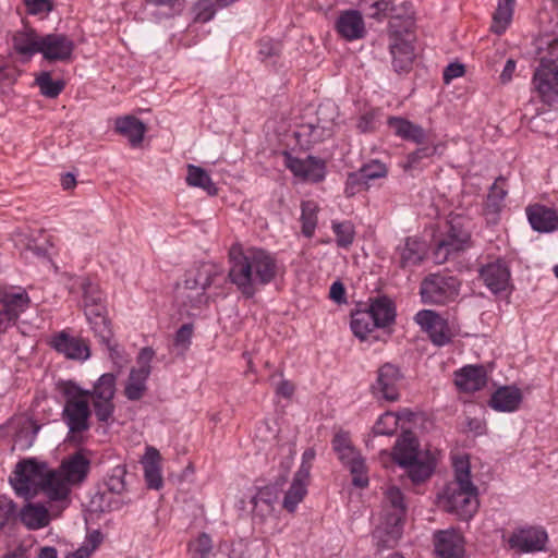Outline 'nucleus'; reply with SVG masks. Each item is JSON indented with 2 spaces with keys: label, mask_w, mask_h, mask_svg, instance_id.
<instances>
[{
  "label": "nucleus",
  "mask_w": 558,
  "mask_h": 558,
  "mask_svg": "<svg viewBox=\"0 0 558 558\" xmlns=\"http://www.w3.org/2000/svg\"><path fill=\"white\" fill-rule=\"evenodd\" d=\"M230 259L229 279L245 299H252L259 288L272 282L279 271L276 255L262 247H232Z\"/></svg>",
  "instance_id": "1"
},
{
  "label": "nucleus",
  "mask_w": 558,
  "mask_h": 558,
  "mask_svg": "<svg viewBox=\"0 0 558 558\" xmlns=\"http://www.w3.org/2000/svg\"><path fill=\"white\" fill-rule=\"evenodd\" d=\"M454 478L439 496L444 509L461 520H470L478 508L477 488L471 480V466L465 456L453 459Z\"/></svg>",
  "instance_id": "2"
},
{
  "label": "nucleus",
  "mask_w": 558,
  "mask_h": 558,
  "mask_svg": "<svg viewBox=\"0 0 558 558\" xmlns=\"http://www.w3.org/2000/svg\"><path fill=\"white\" fill-rule=\"evenodd\" d=\"M54 476L47 463L26 459L16 463L9 481L20 497L33 498L43 492L50 501H56V496L65 494V489H61L60 493L54 489Z\"/></svg>",
  "instance_id": "3"
},
{
  "label": "nucleus",
  "mask_w": 558,
  "mask_h": 558,
  "mask_svg": "<svg viewBox=\"0 0 558 558\" xmlns=\"http://www.w3.org/2000/svg\"><path fill=\"white\" fill-rule=\"evenodd\" d=\"M395 460L414 484L425 482L436 468L435 454L429 450H418L417 439L411 432L403 433L397 440Z\"/></svg>",
  "instance_id": "4"
},
{
  "label": "nucleus",
  "mask_w": 558,
  "mask_h": 558,
  "mask_svg": "<svg viewBox=\"0 0 558 558\" xmlns=\"http://www.w3.org/2000/svg\"><path fill=\"white\" fill-rule=\"evenodd\" d=\"M58 391L63 399L62 421L72 437L82 435L90 428L92 411L84 389L72 380L60 381Z\"/></svg>",
  "instance_id": "5"
},
{
  "label": "nucleus",
  "mask_w": 558,
  "mask_h": 558,
  "mask_svg": "<svg viewBox=\"0 0 558 558\" xmlns=\"http://www.w3.org/2000/svg\"><path fill=\"white\" fill-rule=\"evenodd\" d=\"M90 461L81 452H75L64 459L58 469L52 470L53 487L57 492L65 489V494L56 496V501L60 502V511L70 504L69 495L73 485H78L85 481L89 472Z\"/></svg>",
  "instance_id": "6"
},
{
  "label": "nucleus",
  "mask_w": 558,
  "mask_h": 558,
  "mask_svg": "<svg viewBox=\"0 0 558 558\" xmlns=\"http://www.w3.org/2000/svg\"><path fill=\"white\" fill-rule=\"evenodd\" d=\"M461 281L451 275L430 274L420 286V295L424 304L446 305L454 302L460 293Z\"/></svg>",
  "instance_id": "7"
},
{
  "label": "nucleus",
  "mask_w": 558,
  "mask_h": 558,
  "mask_svg": "<svg viewBox=\"0 0 558 558\" xmlns=\"http://www.w3.org/2000/svg\"><path fill=\"white\" fill-rule=\"evenodd\" d=\"M116 383V375L105 373L96 380L93 389H84L87 402H92L94 414L100 423L109 424L113 421Z\"/></svg>",
  "instance_id": "8"
},
{
  "label": "nucleus",
  "mask_w": 558,
  "mask_h": 558,
  "mask_svg": "<svg viewBox=\"0 0 558 558\" xmlns=\"http://www.w3.org/2000/svg\"><path fill=\"white\" fill-rule=\"evenodd\" d=\"M507 543L517 555L535 554L546 550L548 534L539 525L520 526L510 533Z\"/></svg>",
  "instance_id": "9"
},
{
  "label": "nucleus",
  "mask_w": 558,
  "mask_h": 558,
  "mask_svg": "<svg viewBox=\"0 0 558 558\" xmlns=\"http://www.w3.org/2000/svg\"><path fill=\"white\" fill-rule=\"evenodd\" d=\"M414 320L436 347L449 344L457 335L448 319L435 311L421 310L415 314Z\"/></svg>",
  "instance_id": "10"
},
{
  "label": "nucleus",
  "mask_w": 558,
  "mask_h": 558,
  "mask_svg": "<svg viewBox=\"0 0 558 558\" xmlns=\"http://www.w3.org/2000/svg\"><path fill=\"white\" fill-rule=\"evenodd\" d=\"M470 232L459 222L450 221L447 231L438 240L434 250V259L437 264H444L448 258L469 247Z\"/></svg>",
  "instance_id": "11"
},
{
  "label": "nucleus",
  "mask_w": 558,
  "mask_h": 558,
  "mask_svg": "<svg viewBox=\"0 0 558 558\" xmlns=\"http://www.w3.org/2000/svg\"><path fill=\"white\" fill-rule=\"evenodd\" d=\"M155 355L151 348H143L137 356V367L130 371V375L124 388V395L130 401L140 400L145 393L146 381L151 373L150 362Z\"/></svg>",
  "instance_id": "12"
},
{
  "label": "nucleus",
  "mask_w": 558,
  "mask_h": 558,
  "mask_svg": "<svg viewBox=\"0 0 558 558\" xmlns=\"http://www.w3.org/2000/svg\"><path fill=\"white\" fill-rule=\"evenodd\" d=\"M532 84L541 100L547 105L558 101V64L541 61L536 68Z\"/></svg>",
  "instance_id": "13"
},
{
  "label": "nucleus",
  "mask_w": 558,
  "mask_h": 558,
  "mask_svg": "<svg viewBox=\"0 0 558 558\" xmlns=\"http://www.w3.org/2000/svg\"><path fill=\"white\" fill-rule=\"evenodd\" d=\"M75 49L72 38L62 33L41 35L39 53L48 62H69Z\"/></svg>",
  "instance_id": "14"
},
{
  "label": "nucleus",
  "mask_w": 558,
  "mask_h": 558,
  "mask_svg": "<svg viewBox=\"0 0 558 558\" xmlns=\"http://www.w3.org/2000/svg\"><path fill=\"white\" fill-rule=\"evenodd\" d=\"M284 166L295 175L311 182H320L326 177V163L323 159L307 156L305 159L293 157L290 153H283Z\"/></svg>",
  "instance_id": "15"
},
{
  "label": "nucleus",
  "mask_w": 558,
  "mask_h": 558,
  "mask_svg": "<svg viewBox=\"0 0 558 558\" xmlns=\"http://www.w3.org/2000/svg\"><path fill=\"white\" fill-rule=\"evenodd\" d=\"M401 373L398 367L390 363L384 364L377 374L376 381L372 385L373 395L377 399L386 401H397L400 397L399 385L401 381Z\"/></svg>",
  "instance_id": "16"
},
{
  "label": "nucleus",
  "mask_w": 558,
  "mask_h": 558,
  "mask_svg": "<svg viewBox=\"0 0 558 558\" xmlns=\"http://www.w3.org/2000/svg\"><path fill=\"white\" fill-rule=\"evenodd\" d=\"M478 277L493 294L506 292L510 287L511 272L507 263L501 259L482 266Z\"/></svg>",
  "instance_id": "17"
},
{
  "label": "nucleus",
  "mask_w": 558,
  "mask_h": 558,
  "mask_svg": "<svg viewBox=\"0 0 558 558\" xmlns=\"http://www.w3.org/2000/svg\"><path fill=\"white\" fill-rule=\"evenodd\" d=\"M49 343L52 349L69 360L86 361L90 356L88 343L82 338L71 336L65 330L54 333Z\"/></svg>",
  "instance_id": "18"
},
{
  "label": "nucleus",
  "mask_w": 558,
  "mask_h": 558,
  "mask_svg": "<svg viewBox=\"0 0 558 558\" xmlns=\"http://www.w3.org/2000/svg\"><path fill=\"white\" fill-rule=\"evenodd\" d=\"M434 547L438 558L464 557V538L458 530L452 527L434 533Z\"/></svg>",
  "instance_id": "19"
},
{
  "label": "nucleus",
  "mask_w": 558,
  "mask_h": 558,
  "mask_svg": "<svg viewBox=\"0 0 558 558\" xmlns=\"http://www.w3.org/2000/svg\"><path fill=\"white\" fill-rule=\"evenodd\" d=\"M427 254L426 243L415 236H408L397 247L398 265L411 269L422 264Z\"/></svg>",
  "instance_id": "20"
},
{
  "label": "nucleus",
  "mask_w": 558,
  "mask_h": 558,
  "mask_svg": "<svg viewBox=\"0 0 558 558\" xmlns=\"http://www.w3.org/2000/svg\"><path fill=\"white\" fill-rule=\"evenodd\" d=\"M84 313L95 336L99 338V341L102 344H105L109 350H112V330L110 327V322L107 317L106 305H86L84 307Z\"/></svg>",
  "instance_id": "21"
},
{
  "label": "nucleus",
  "mask_w": 558,
  "mask_h": 558,
  "mask_svg": "<svg viewBox=\"0 0 558 558\" xmlns=\"http://www.w3.org/2000/svg\"><path fill=\"white\" fill-rule=\"evenodd\" d=\"M454 384L463 392H475L487 384V373L483 365H466L454 374Z\"/></svg>",
  "instance_id": "22"
},
{
  "label": "nucleus",
  "mask_w": 558,
  "mask_h": 558,
  "mask_svg": "<svg viewBox=\"0 0 558 558\" xmlns=\"http://www.w3.org/2000/svg\"><path fill=\"white\" fill-rule=\"evenodd\" d=\"M525 213L533 230L549 233L558 229V214L555 209L534 204L527 206Z\"/></svg>",
  "instance_id": "23"
},
{
  "label": "nucleus",
  "mask_w": 558,
  "mask_h": 558,
  "mask_svg": "<svg viewBox=\"0 0 558 558\" xmlns=\"http://www.w3.org/2000/svg\"><path fill=\"white\" fill-rule=\"evenodd\" d=\"M336 31L349 41L363 38L366 31L362 14L356 10L341 12L336 21Z\"/></svg>",
  "instance_id": "24"
},
{
  "label": "nucleus",
  "mask_w": 558,
  "mask_h": 558,
  "mask_svg": "<svg viewBox=\"0 0 558 558\" xmlns=\"http://www.w3.org/2000/svg\"><path fill=\"white\" fill-rule=\"evenodd\" d=\"M0 304L16 320L31 305L27 292L22 288L4 287L0 289Z\"/></svg>",
  "instance_id": "25"
},
{
  "label": "nucleus",
  "mask_w": 558,
  "mask_h": 558,
  "mask_svg": "<svg viewBox=\"0 0 558 558\" xmlns=\"http://www.w3.org/2000/svg\"><path fill=\"white\" fill-rule=\"evenodd\" d=\"M387 124L392 130L393 134L403 141L423 145L427 140V132L421 125L405 118L389 117Z\"/></svg>",
  "instance_id": "26"
},
{
  "label": "nucleus",
  "mask_w": 558,
  "mask_h": 558,
  "mask_svg": "<svg viewBox=\"0 0 558 558\" xmlns=\"http://www.w3.org/2000/svg\"><path fill=\"white\" fill-rule=\"evenodd\" d=\"M522 392L515 386L499 387L490 397L488 405L497 412H514L522 402Z\"/></svg>",
  "instance_id": "27"
},
{
  "label": "nucleus",
  "mask_w": 558,
  "mask_h": 558,
  "mask_svg": "<svg viewBox=\"0 0 558 558\" xmlns=\"http://www.w3.org/2000/svg\"><path fill=\"white\" fill-rule=\"evenodd\" d=\"M441 147H444L441 143L421 146L412 153L408 154L404 160L400 162V167L404 172L414 177L415 173L423 170L424 159H428L438 154Z\"/></svg>",
  "instance_id": "28"
},
{
  "label": "nucleus",
  "mask_w": 558,
  "mask_h": 558,
  "mask_svg": "<svg viewBox=\"0 0 558 558\" xmlns=\"http://www.w3.org/2000/svg\"><path fill=\"white\" fill-rule=\"evenodd\" d=\"M159 460V451L154 447H147L142 460V464L147 487L150 489L157 490L160 489L163 485Z\"/></svg>",
  "instance_id": "29"
},
{
  "label": "nucleus",
  "mask_w": 558,
  "mask_h": 558,
  "mask_svg": "<svg viewBox=\"0 0 558 558\" xmlns=\"http://www.w3.org/2000/svg\"><path fill=\"white\" fill-rule=\"evenodd\" d=\"M19 520L32 531L47 526L50 513L41 504H27L19 511Z\"/></svg>",
  "instance_id": "30"
},
{
  "label": "nucleus",
  "mask_w": 558,
  "mask_h": 558,
  "mask_svg": "<svg viewBox=\"0 0 558 558\" xmlns=\"http://www.w3.org/2000/svg\"><path fill=\"white\" fill-rule=\"evenodd\" d=\"M116 131L128 137L132 146H137L143 142L146 126L140 119L125 116L116 120Z\"/></svg>",
  "instance_id": "31"
},
{
  "label": "nucleus",
  "mask_w": 558,
  "mask_h": 558,
  "mask_svg": "<svg viewBox=\"0 0 558 558\" xmlns=\"http://www.w3.org/2000/svg\"><path fill=\"white\" fill-rule=\"evenodd\" d=\"M368 311L374 316L375 323L379 328L389 326L395 322L396 308L393 302L387 296H380L371 302Z\"/></svg>",
  "instance_id": "32"
},
{
  "label": "nucleus",
  "mask_w": 558,
  "mask_h": 558,
  "mask_svg": "<svg viewBox=\"0 0 558 558\" xmlns=\"http://www.w3.org/2000/svg\"><path fill=\"white\" fill-rule=\"evenodd\" d=\"M41 35L34 29L20 31L13 36V47L15 51L25 57H32L39 53Z\"/></svg>",
  "instance_id": "33"
},
{
  "label": "nucleus",
  "mask_w": 558,
  "mask_h": 558,
  "mask_svg": "<svg viewBox=\"0 0 558 558\" xmlns=\"http://www.w3.org/2000/svg\"><path fill=\"white\" fill-rule=\"evenodd\" d=\"M392 66L397 73L409 72L414 59V51L411 44L404 40H397L390 46Z\"/></svg>",
  "instance_id": "34"
},
{
  "label": "nucleus",
  "mask_w": 558,
  "mask_h": 558,
  "mask_svg": "<svg viewBox=\"0 0 558 558\" xmlns=\"http://www.w3.org/2000/svg\"><path fill=\"white\" fill-rule=\"evenodd\" d=\"M350 325L353 333L361 340L366 339L371 332L379 328L367 307L352 313Z\"/></svg>",
  "instance_id": "35"
},
{
  "label": "nucleus",
  "mask_w": 558,
  "mask_h": 558,
  "mask_svg": "<svg viewBox=\"0 0 558 558\" xmlns=\"http://www.w3.org/2000/svg\"><path fill=\"white\" fill-rule=\"evenodd\" d=\"M341 462L349 468L352 474V484L355 487L364 488L368 485L365 460L359 451H354L350 458L343 459Z\"/></svg>",
  "instance_id": "36"
},
{
  "label": "nucleus",
  "mask_w": 558,
  "mask_h": 558,
  "mask_svg": "<svg viewBox=\"0 0 558 558\" xmlns=\"http://www.w3.org/2000/svg\"><path fill=\"white\" fill-rule=\"evenodd\" d=\"M186 183L190 186L199 187L206 191V193L211 196L216 195L218 192V189L211 181L209 174L198 166H187Z\"/></svg>",
  "instance_id": "37"
},
{
  "label": "nucleus",
  "mask_w": 558,
  "mask_h": 558,
  "mask_svg": "<svg viewBox=\"0 0 558 558\" xmlns=\"http://www.w3.org/2000/svg\"><path fill=\"white\" fill-rule=\"evenodd\" d=\"M515 0H499L494 13L492 31L498 35L502 34L510 24L513 15Z\"/></svg>",
  "instance_id": "38"
},
{
  "label": "nucleus",
  "mask_w": 558,
  "mask_h": 558,
  "mask_svg": "<svg viewBox=\"0 0 558 558\" xmlns=\"http://www.w3.org/2000/svg\"><path fill=\"white\" fill-rule=\"evenodd\" d=\"M319 207L314 201H304L301 204V222L302 233L306 238H312L315 233V229L318 222Z\"/></svg>",
  "instance_id": "39"
},
{
  "label": "nucleus",
  "mask_w": 558,
  "mask_h": 558,
  "mask_svg": "<svg viewBox=\"0 0 558 558\" xmlns=\"http://www.w3.org/2000/svg\"><path fill=\"white\" fill-rule=\"evenodd\" d=\"M331 229L336 235L337 245L341 248H348L352 245L355 231L350 221H332Z\"/></svg>",
  "instance_id": "40"
},
{
  "label": "nucleus",
  "mask_w": 558,
  "mask_h": 558,
  "mask_svg": "<svg viewBox=\"0 0 558 558\" xmlns=\"http://www.w3.org/2000/svg\"><path fill=\"white\" fill-rule=\"evenodd\" d=\"M36 84L38 85L40 93L48 98H56L58 97L63 88H64V82L57 80L53 81L51 78V74L49 72H41L36 77Z\"/></svg>",
  "instance_id": "41"
},
{
  "label": "nucleus",
  "mask_w": 558,
  "mask_h": 558,
  "mask_svg": "<svg viewBox=\"0 0 558 558\" xmlns=\"http://www.w3.org/2000/svg\"><path fill=\"white\" fill-rule=\"evenodd\" d=\"M298 134L300 136L307 137L308 143L315 144V143L323 142L327 137H330L332 134V130H331L330 125H322L319 123H317V124L307 123V124L301 125Z\"/></svg>",
  "instance_id": "42"
},
{
  "label": "nucleus",
  "mask_w": 558,
  "mask_h": 558,
  "mask_svg": "<svg viewBox=\"0 0 558 558\" xmlns=\"http://www.w3.org/2000/svg\"><path fill=\"white\" fill-rule=\"evenodd\" d=\"M399 416L390 411L381 414L376 421L373 432L375 435L379 436H391L398 428Z\"/></svg>",
  "instance_id": "43"
},
{
  "label": "nucleus",
  "mask_w": 558,
  "mask_h": 558,
  "mask_svg": "<svg viewBox=\"0 0 558 558\" xmlns=\"http://www.w3.org/2000/svg\"><path fill=\"white\" fill-rule=\"evenodd\" d=\"M19 519L17 505L9 497L0 496V531Z\"/></svg>",
  "instance_id": "44"
},
{
  "label": "nucleus",
  "mask_w": 558,
  "mask_h": 558,
  "mask_svg": "<svg viewBox=\"0 0 558 558\" xmlns=\"http://www.w3.org/2000/svg\"><path fill=\"white\" fill-rule=\"evenodd\" d=\"M276 497L270 487L260 488L252 498L253 511L255 513H268L272 510V504Z\"/></svg>",
  "instance_id": "45"
},
{
  "label": "nucleus",
  "mask_w": 558,
  "mask_h": 558,
  "mask_svg": "<svg viewBox=\"0 0 558 558\" xmlns=\"http://www.w3.org/2000/svg\"><path fill=\"white\" fill-rule=\"evenodd\" d=\"M81 289L83 292L84 307L86 305L105 304V298L98 284L88 278L82 279Z\"/></svg>",
  "instance_id": "46"
},
{
  "label": "nucleus",
  "mask_w": 558,
  "mask_h": 558,
  "mask_svg": "<svg viewBox=\"0 0 558 558\" xmlns=\"http://www.w3.org/2000/svg\"><path fill=\"white\" fill-rule=\"evenodd\" d=\"M126 470L124 465H116L108 474L105 485L110 493L122 494L125 490Z\"/></svg>",
  "instance_id": "47"
},
{
  "label": "nucleus",
  "mask_w": 558,
  "mask_h": 558,
  "mask_svg": "<svg viewBox=\"0 0 558 558\" xmlns=\"http://www.w3.org/2000/svg\"><path fill=\"white\" fill-rule=\"evenodd\" d=\"M217 9L216 0H198L193 5L194 22L207 23L214 19Z\"/></svg>",
  "instance_id": "48"
},
{
  "label": "nucleus",
  "mask_w": 558,
  "mask_h": 558,
  "mask_svg": "<svg viewBox=\"0 0 558 558\" xmlns=\"http://www.w3.org/2000/svg\"><path fill=\"white\" fill-rule=\"evenodd\" d=\"M306 493L307 489L305 485L291 483L282 501L283 508L289 512H293L296 509L298 505L303 500Z\"/></svg>",
  "instance_id": "49"
},
{
  "label": "nucleus",
  "mask_w": 558,
  "mask_h": 558,
  "mask_svg": "<svg viewBox=\"0 0 558 558\" xmlns=\"http://www.w3.org/2000/svg\"><path fill=\"white\" fill-rule=\"evenodd\" d=\"M507 194L508 191L506 190L505 178H497L494 184L490 186L489 193L487 195L488 206L494 207L495 210H498Z\"/></svg>",
  "instance_id": "50"
},
{
  "label": "nucleus",
  "mask_w": 558,
  "mask_h": 558,
  "mask_svg": "<svg viewBox=\"0 0 558 558\" xmlns=\"http://www.w3.org/2000/svg\"><path fill=\"white\" fill-rule=\"evenodd\" d=\"M367 189L368 180L364 178L360 169L348 174L344 187L347 196H354L356 193Z\"/></svg>",
  "instance_id": "51"
},
{
  "label": "nucleus",
  "mask_w": 558,
  "mask_h": 558,
  "mask_svg": "<svg viewBox=\"0 0 558 558\" xmlns=\"http://www.w3.org/2000/svg\"><path fill=\"white\" fill-rule=\"evenodd\" d=\"M193 336V325L184 324L182 325L174 336L173 347L178 354H184L185 351L191 345V340Z\"/></svg>",
  "instance_id": "52"
},
{
  "label": "nucleus",
  "mask_w": 558,
  "mask_h": 558,
  "mask_svg": "<svg viewBox=\"0 0 558 558\" xmlns=\"http://www.w3.org/2000/svg\"><path fill=\"white\" fill-rule=\"evenodd\" d=\"M211 284L210 275L205 271H198L197 274L189 272L184 279V288L187 290L205 291Z\"/></svg>",
  "instance_id": "53"
},
{
  "label": "nucleus",
  "mask_w": 558,
  "mask_h": 558,
  "mask_svg": "<svg viewBox=\"0 0 558 558\" xmlns=\"http://www.w3.org/2000/svg\"><path fill=\"white\" fill-rule=\"evenodd\" d=\"M332 448L337 452L338 458L341 460L350 458L356 451L349 440V436L345 433H338L332 439Z\"/></svg>",
  "instance_id": "54"
},
{
  "label": "nucleus",
  "mask_w": 558,
  "mask_h": 558,
  "mask_svg": "<svg viewBox=\"0 0 558 558\" xmlns=\"http://www.w3.org/2000/svg\"><path fill=\"white\" fill-rule=\"evenodd\" d=\"M386 499L396 511V521H400L401 515H403L405 512V504L402 492L397 486H391L386 492Z\"/></svg>",
  "instance_id": "55"
},
{
  "label": "nucleus",
  "mask_w": 558,
  "mask_h": 558,
  "mask_svg": "<svg viewBox=\"0 0 558 558\" xmlns=\"http://www.w3.org/2000/svg\"><path fill=\"white\" fill-rule=\"evenodd\" d=\"M360 170L368 181L385 178L388 173L386 165L379 160H372L363 165Z\"/></svg>",
  "instance_id": "56"
},
{
  "label": "nucleus",
  "mask_w": 558,
  "mask_h": 558,
  "mask_svg": "<svg viewBox=\"0 0 558 558\" xmlns=\"http://www.w3.org/2000/svg\"><path fill=\"white\" fill-rule=\"evenodd\" d=\"M281 51V43L271 38H263L259 41L258 56L262 60L269 59L279 54Z\"/></svg>",
  "instance_id": "57"
},
{
  "label": "nucleus",
  "mask_w": 558,
  "mask_h": 558,
  "mask_svg": "<svg viewBox=\"0 0 558 558\" xmlns=\"http://www.w3.org/2000/svg\"><path fill=\"white\" fill-rule=\"evenodd\" d=\"M27 13L31 15H38L49 13L53 9V4L50 0H23Z\"/></svg>",
  "instance_id": "58"
},
{
  "label": "nucleus",
  "mask_w": 558,
  "mask_h": 558,
  "mask_svg": "<svg viewBox=\"0 0 558 558\" xmlns=\"http://www.w3.org/2000/svg\"><path fill=\"white\" fill-rule=\"evenodd\" d=\"M146 2L158 8H166L167 11L162 13L165 17H171L182 10L179 0H146Z\"/></svg>",
  "instance_id": "59"
},
{
  "label": "nucleus",
  "mask_w": 558,
  "mask_h": 558,
  "mask_svg": "<svg viewBox=\"0 0 558 558\" xmlns=\"http://www.w3.org/2000/svg\"><path fill=\"white\" fill-rule=\"evenodd\" d=\"M371 10H373V12L369 13L371 17L381 20L392 11V0L376 1L371 5Z\"/></svg>",
  "instance_id": "60"
},
{
  "label": "nucleus",
  "mask_w": 558,
  "mask_h": 558,
  "mask_svg": "<svg viewBox=\"0 0 558 558\" xmlns=\"http://www.w3.org/2000/svg\"><path fill=\"white\" fill-rule=\"evenodd\" d=\"M375 118V113L371 111L362 114L357 121L356 128L361 133L373 132L376 128Z\"/></svg>",
  "instance_id": "61"
},
{
  "label": "nucleus",
  "mask_w": 558,
  "mask_h": 558,
  "mask_svg": "<svg viewBox=\"0 0 558 558\" xmlns=\"http://www.w3.org/2000/svg\"><path fill=\"white\" fill-rule=\"evenodd\" d=\"M464 74V65L458 62L448 64L442 73L444 82L449 84L452 80L460 77Z\"/></svg>",
  "instance_id": "62"
},
{
  "label": "nucleus",
  "mask_w": 558,
  "mask_h": 558,
  "mask_svg": "<svg viewBox=\"0 0 558 558\" xmlns=\"http://www.w3.org/2000/svg\"><path fill=\"white\" fill-rule=\"evenodd\" d=\"M329 296L331 300L337 302L338 304L345 302V289L344 286L340 281H335L330 286Z\"/></svg>",
  "instance_id": "63"
},
{
  "label": "nucleus",
  "mask_w": 558,
  "mask_h": 558,
  "mask_svg": "<svg viewBox=\"0 0 558 558\" xmlns=\"http://www.w3.org/2000/svg\"><path fill=\"white\" fill-rule=\"evenodd\" d=\"M311 469H312L311 466L300 464L299 470L294 474L292 483L305 485V487H306L308 478H310V474H311Z\"/></svg>",
  "instance_id": "64"
}]
</instances>
